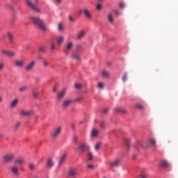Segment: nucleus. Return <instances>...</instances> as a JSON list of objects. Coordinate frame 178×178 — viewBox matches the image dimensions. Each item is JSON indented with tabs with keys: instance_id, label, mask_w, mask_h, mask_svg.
Here are the masks:
<instances>
[{
	"instance_id": "obj_48",
	"label": "nucleus",
	"mask_w": 178,
	"mask_h": 178,
	"mask_svg": "<svg viewBox=\"0 0 178 178\" xmlns=\"http://www.w3.org/2000/svg\"><path fill=\"white\" fill-rule=\"evenodd\" d=\"M5 69V63H0V72H2Z\"/></svg>"
},
{
	"instance_id": "obj_39",
	"label": "nucleus",
	"mask_w": 178,
	"mask_h": 178,
	"mask_svg": "<svg viewBox=\"0 0 178 178\" xmlns=\"http://www.w3.org/2000/svg\"><path fill=\"white\" fill-rule=\"evenodd\" d=\"M92 159H94V155L91 152H89L88 154V161H92Z\"/></svg>"
},
{
	"instance_id": "obj_15",
	"label": "nucleus",
	"mask_w": 178,
	"mask_h": 178,
	"mask_svg": "<svg viewBox=\"0 0 178 178\" xmlns=\"http://www.w3.org/2000/svg\"><path fill=\"white\" fill-rule=\"evenodd\" d=\"M98 134H99V130L96 128H92L90 133V137H92V138H95L98 137Z\"/></svg>"
},
{
	"instance_id": "obj_28",
	"label": "nucleus",
	"mask_w": 178,
	"mask_h": 178,
	"mask_svg": "<svg viewBox=\"0 0 178 178\" xmlns=\"http://www.w3.org/2000/svg\"><path fill=\"white\" fill-rule=\"evenodd\" d=\"M42 63L44 69H47V67H49V60L47 59H43Z\"/></svg>"
},
{
	"instance_id": "obj_4",
	"label": "nucleus",
	"mask_w": 178,
	"mask_h": 178,
	"mask_svg": "<svg viewBox=\"0 0 178 178\" xmlns=\"http://www.w3.org/2000/svg\"><path fill=\"white\" fill-rule=\"evenodd\" d=\"M62 130L63 128L60 125L54 129V131L51 134V138H53V140H56V138H58L59 136H60Z\"/></svg>"
},
{
	"instance_id": "obj_20",
	"label": "nucleus",
	"mask_w": 178,
	"mask_h": 178,
	"mask_svg": "<svg viewBox=\"0 0 178 178\" xmlns=\"http://www.w3.org/2000/svg\"><path fill=\"white\" fill-rule=\"evenodd\" d=\"M14 163H15L16 165H24L25 161L24 159H23L22 158H17L15 161H14Z\"/></svg>"
},
{
	"instance_id": "obj_51",
	"label": "nucleus",
	"mask_w": 178,
	"mask_h": 178,
	"mask_svg": "<svg viewBox=\"0 0 178 178\" xmlns=\"http://www.w3.org/2000/svg\"><path fill=\"white\" fill-rule=\"evenodd\" d=\"M96 9H97V10H101V9H102V5H101V4H97V5L96 6Z\"/></svg>"
},
{
	"instance_id": "obj_6",
	"label": "nucleus",
	"mask_w": 178,
	"mask_h": 178,
	"mask_svg": "<svg viewBox=\"0 0 178 178\" xmlns=\"http://www.w3.org/2000/svg\"><path fill=\"white\" fill-rule=\"evenodd\" d=\"M24 65H26V62L24 60L17 59L14 61V66L18 69H23L24 67Z\"/></svg>"
},
{
	"instance_id": "obj_56",
	"label": "nucleus",
	"mask_w": 178,
	"mask_h": 178,
	"mask_svg": "<svg viewBox=\"0 0 178 178\" xmlns=\"http://www.w3.org/2000/svg\"><path fill=\"white\" fill-rule=\"evenodd\" d=\"M68 19H69L70 22H74V18H73V17H72V15H69Z\"/></svg>"
},
{
	"instance_id": "obj_23",
	"label": "nucleus",
	"mask_w": 178,
	"mask_h": 178,
	"mask_svg": "<svg viewBox=\"0 0 178 178\" xmlns=\"http://www.w3.org/2000/svg\"><path fill=\"white\" fill-rule=\"evenodd\" d=\"M19 104V99H15L13 100L10 104V108H16Z\"/></svg>"
},
{
	"instance_id": "obj_57",
	"label": "nucleus",
	"mask_w": 178,
	"mask_h": 178,
	"mask_svg": "<svg viewBox=\"0 0 178 178\" xmlns=\"http://www.w3.org/2000/svg\"><path fill=\"white\" fill-rule=\"evenodd\" d=\"M100 127L102 129H105V123L104 122H100Z\"/></svg>"
},
{
	"instance_id": "obj_54",
	"label": "nucleus",
	"mask_w": 178,
	"mask_h": 178,
	"mask_svg": "<svg viewBox=\"0 0 178 178\" xmlns=\"http://www.w3.org/2000/svg\"><path fill=\"white\" fill-rule=\"evenodd\" d=\"M83 97H80L74 100V102H79V101H82Z\"/></svg>"
},
{
	"instance_id": "obj_44",
	"label": "nucleus",
	"mask_w": 178,
	"mask_h": 178,
	"mask_svg": "<svg viewBox=\"0 0 178 178\" xmlns=\"http://www.w3.org/2000/svg\"><path fill=\"white\" fill-rule=\"evenodd\" d=\"M141 147H142V148L146 149V148H148L149 147V145H148V143L145 142V143L141 144Z\"/></svg>"
},
{
	"instance_id": "obj_33",
	"label": "nucleus",
	"mask_w": 178,
	"mask_h": 178,
	"mask_svg": "<svg viewBox=\"0 0 178 178\" xmlns=\"http://www.w3.org/2000/svg\"><path fill=\"white\" fill-rule=\"evenodd\" d=\"M20 124H22L20 122H17L15 123L13 127L14 131H17V130H19V128L20 127Z\"/></svg>"
},
{
	"instance_id": "obj_47",
	"label": "nucleus",
	"mask_w": 178,
	"mask_h": 178,
	"mask_svg": "<svg viewBox=\"0 0 178 178\" xmlns=\"http://www.w3.org/2000/svg\"><path fill=\"white\" fill-rule=\"evenodd\" d=\"M136 107L138 108V109H140V111H143L144 109V106L140 104H137Z\"/></svg>"
},
{
	"instance_id": "obj_60",
	"label": "nucleus",
	"mask_w": 178,
	"mask_h": 178,
	"mask_svg": "<svg viewBox=\"0 0 178 178\" xmlns=\"http://www.w3.org/2000/svg\"><path fill=\"white\" fill-rule=\"evenodd\" d=\"M108 111H109V109H108V108H104L102 112L105 115V114L108 113Z\"/></svg>"
},
{
	"instance_id": "obj_34",
	"label": "nucleus",
	"mask_w": 178,
	"mask_h": 178,
	"mask_svg": "<svg viewBox=\"0 0 178 178\" xmlns=\"http://www.w3.org/2000/svg\"><path fill=\"white\" fill-rule=\"evenodd\" d=\"M73 42H69L67 44V47H66V51L67 52H69V51H70V49H72V48H73Z\"/></svg>"
},
{
	"instance_id": "obj_9",
	"label": "nucleus",
	"mask_w": 178,
	"mask_h": 178,
	"mask_svg": "<svg viewBox=\"0 0 178 178\" xmlns=\"http://www.w3.org/2000/svg\"><path fill=\"white\" fill-rule=\"evenodd\" d=\"M67 91V88H65L58 92L57 99H58V101H60L65 98Z\"/></svg>"
},
{
	"instance_id": "obj_13",
	"label": "nucleus",
	"mask_w": 178,
	"mask_h": 178,
	"mask_svg": "<svg viewBox=\"0 0 178 178\" xmlns=\"http://www.w3.org/2000/svg\"><path fill=\"white\" fill-rule=\"evenodd\" d=\"M160 168L162 169H166L170 166V164H169V162L166 160H162L159 164Z\"/></svg>"
},
{
	"instance_id": "obj_38",
	"label": "nucleus",
	"mask_w": 178,
	"mask_h": 178,
	"mask_svg": "<svg viewBox=\"0 0 178 178\" xmlns=\"http://www.w3.org/2000/svg\"><path fill=\"white\" fill-rule=\"evenodd\" d=\"M134 148H136V149H140V147H141V143L140 142H136L134 145Z\"/></svg>"
},
{
	"instance_id": "obj_16",
	"label": "nucleus",
	"mask_w": 178,
	"mask_h": 178,
	"mask_svg": "<svg viewBox=\"0 0 178 178\" xmlns=\"http://www.w3.org/2000/svg\"><path fill=\"white\" fill-rule=\"evenodd\" d=\"M110 168H118L120 165V160L115 159L110 163Z\"/></svg>"
},
{
	"instance_id": "obj_35",
	"label": "nucleus",
	"mask_w": 178,
	"mask_h": 178,
	"mask_svg": "<svg viewBox=\"0 0 178 178\" xmlns=\"http://www.w3.org/2000/svg\"><path fill=\"white\" fill-rule=\"evenodd\" d=\"M7 37H8L9 41L10 42H12V41H13V33H10V32H8Z\"/></svg>"
},
{
	"instance_id": "obj_63",
	"label": "nucleus",
	"mask_w": 178,
	"mask_h": 178,
	"mask_svg": "<svg viewBox=\"0 0 178 178\" xmlns=\"http://www.w3.org/2000/svg\"><path fill=\"white\" fill-rule=\"evenodd\" d=\"M113 12H114L115 15H119V10H114Z\"/></svg>"
},
{
	"instance_id": "obj_12",
	"label": "nucleus",
	"mask_w": 178,
	"mask_h": 178,
	"mask_svg": "<svg viewBox=\"0 0 178 178\" xmlns=\"http://www.w3.org/2000/svg\"><path fill=\"white\" fill-rule=\"evenodd\" d=\"M66 158H67V153H64L58 161V166H62L63 163H65V161H66Z\"/></svg>"
},
{
	"instance_id": "obj_1",
	"label": "nucleus",
	"mask_w": 178,
	"mask_h": 178,
	"mask_svg": "<svg viewBox=\"0 0 178 178\" xmlns=\"http://www.w3.org/2000/svg\"><path fill=\"white\" fill-rule=\"evenodd\" d=\"M29 19L32 22V23H34L35 26H37L40 29V30H41L42 31H47V26L44 23V21L40 17L35 16H31Z\"/></svg>"
},
{
	"instance_id": "obj_64",
	"label": "nucleus",
	"mask_w": 178,
	"mask_h": 178,
	"mask_svg": "<svg viewBox=\"0 0 178 178\" xmlns=\"http://www.w3.org/2000/svg\"><path fill=\"white\" fill-rule=\"evenodd\" d=\"M120 8H124V3H120Z\"/></svg>"
},
{
	"instance_id": "obj_21",
	"label": "nucleus",
	"mask_w": 178,
	"mask_h": 178,
	"mask_svg": "<svg viewBox=\"0 0 178 178\" xmlns=\"http://www.w3.org/2000/svg\"><path fill=\"white\" fill-rule=\"evenodd\" d=\"M20 115L22 116H30V115H33V111H25V110H22L20 111Z\"/></svg>"
},
{
	"instance_id": "obj_26",
	"label": "nucleus",
	"mask_w": 178,
	"mask_h": 178,
	"mask_svg": "<svg viewBox=\"0 0 178 178\" xmlns=\"http://www.w3.org/2000/svg\"><path fill=\"white\" fill-rule=\"evenodd\" d=\"M115 113H126L127 111L120 107H116L115 108Z\"/></svg>"
},
{
	"instance_id": "obj_10",
	"label": "nucleus",
	"mask_w": 178,
	"mask_h": 178,
	"mask_svg": "<svg viewBox=\"0 0 178 178\" xmlns=\"http://www.w3.org/2000/svg\"><path fill=\"white\" fill-rule=\"evenodd\" d=\"M77 175H78V172H77L76 168H70L68 170V172H67L68 177L76 178Z\"/></svg>"
},
{
	"instance_id": "obj_41",
	"label": "nucleus",
	"mask_w": 178,
	"mask_h": 178,
	"mask_svg": "<svg viewBox=\"0 0 178 178\" xmlns=\"http://www.w3.org/2000/svg\"><path fill=\"white\" fill-rule=\"evenodd\" d=\"M102 143L101 142H99L96 144V145L95 146V151H98L99 149V148L101 147Z\"/></svg>"
},
{
	"instance_id": "obj_2",
	"label": "nucleus",
	"mask_w": 178,
	"mask_h": 178,
	"mask_svg": "<svg viewBox=\"0 0 178 178\" xmlns=\"http://www.w3.org/2000/svg\"><path fill=\"white\" fill-rule=\"evenodd\" d=\"M25 2L27 6H29L30 9H32V10H34L36 12V13H42L41 9L37 6V5H38V2H40V0H35L34 3H31L30 0H25Z\"/></svg>"
},
{
	"instance_id": "obj_7",
	"label": "nucleus",
	"mask_w": 178,
	"mask_h": 178,
	"mask_svg": "<svg viewBox=\"0 0 178 178\" xmlns=\"http://www.w3.org/2000/svg\"><path fill=\"white\" fill-rule=\"evenodd\" d=\"M13 159H15V155L12 153L7 154L3 156V160L6 163H10Z\"/></svg>"
},
{
	"instance_id": "obj_5",
	"label": "nucleus",
	"mask_w": 178,
	"mask_h": 178,
	"mask_svg": "<svg viewBox=\"0 0 178 178\" xmlns=\"http://www.w3.org/2000/svg\"><path fill=\"white\" fill-rule=\"evenodd\" d=\"M37 65V61L35 60H31L26 66L25 70L26 72H31L34 70L35 66Z\"/></svg>"
},
{
	"instance_id": "obj_19",
	"label": "nucleus",
	"mask_w": 178,
	"mask_h": 178,
	"mask_svg": "<svg viewBox=\"0 0 178 178\" xmlns=\"http://www.w3.org/2000/svg\"><path fill=\"white\" fill-rule=\"evenodd\" d=\"M10 171L13 173V175H15V176H19V168L16 166H13L10 168Z\"/></svg>"
},
{
	"instance_id": "obj_36",
	"label": "nucleus",
	"mask_w": 178,
	"mask_h": 178,
	"mask_svg": "<svg viewBox=\"0 0 178 178\" xmlns=\"http://www.w3.org/2000/svg\"><path fill=\"white\" fill-rule=\"evenodd\" d=\"M149 143L152 144V147H156V140L154 138H150Z\"/></svg>"
},
{
	"instance_id": "obj_53",
	"label": "nucleus",
	"mask_w": 178,
	"mask_h": 178,
	"mask_svg": "<svg viewBox=\"0 0 178 178\" xmlns=\"http://www.w3.org/2000/svg\"><path fill=\"white\" fill-rule=\"evenodd\" d=\"M63 1V0H56V5H60V3H62Z\"/></svg>"
},
{
	"instance_id": "obj_17",
	"label": "nucleus",
	"mask_w": 178,
	"mask_h": 178,
	"mask_svg": "<svg viewBox=\"0 0 178 178\" xmlns=\"http://www.w3.org/2000/svg\"><path fill=\"white\" fill-rule=\"evenodd\" d=\"M71 58L76 62H80V60H81V58H80V54L77 52L72 53Z\"/></svg>"
},
{
	"instance_id": "obj_58",
	"label": "nucleus",
	"mask_w": 178,
	"mask_h": 178,
	"mask_svg": "<svg viewBox=\"0 0 178 178\" xmlns=\"http://www.w3.org/2000/svg\"><path fill=\"white\" fill-rule=\"evenodd\" d=\"M6 8L7 9H13V7H12V6L10 4H6Z\"/></svg>"
},
{
	"instance_id": "obj_55",
	"label": "nucleus",
	"mask_w": 178,
	"mask_h": 178,
	"mask_svg": "<svg viewBox=\"0 0 178 178\" xmlns=\"http://www.w3.org/2000/svg\"><path fill=\"white\" fill-rule=\"evenodd\" d=\"M122 80L123 81H126V80H127V74L125 73L122 77Z\"/></svg>"
},
{
	"instance_id": "obj_40",
	"label": "nucleus",
	"mask_w": 178,
	"mask_h": 178,
	"mask_svg": "<svg viewBox=\"0 0 178 178\" xmlns=\"http://www.w3.org/2000/svg\"><path fill=\"white\" fill-rule=\"evenodd\" d=\"M77 15L79 16H81V15H84V6L78 11Z\"/></svg>"
},
{
	"instance_id": "obj_31",
	"label": "nucleus",
	"mask_w": 178,
	"mask_h": 178,
	"mask_svg": "<svg viewBox=\"0 0 178 178\" xmlns=\"http://www.w3.org/2000/svg\"><path fill=\"white\" fill-rule=\"evenodd\" d=\"M86 35V31H81L79 33V35H78V36H77V38H78V40H81L82 38H84V36Z\"/></svg>"
},
{
	"instance_id": "obj_3",
	"label": "nucleus",
	"mask_w": 178,
	"mask_h": 178,
	"mask_svg": "<svg viewBox=\"0 0 178 178\" xmlns=\"http://www.w3.org/2000/svg\"><path fill=\"white\" fill-rule=\"evenodd\" d=\"M90 145H88V144L82 143L79 146L78 152L79 155H81V154H84L86 151H90Z\"/></svg>"
},
{
	"instance_id": "obj_52",
	"label": "nucleus",
	"mask_w": 178,
	"mask_h": 178,
	"mask_svg": "<svg viewBox=\"0 0 178 178\" xmlns=\"http://www.w3.org/2000/svg\"><path fill=\"white\" fill-rule=\"evenodd\" d=\"M87 168H88V169H94L95 167L92 164H88Z\"/></svg>"
},
{
	"instance_id": "obj_25",
	"label": "nucleus",
	"mask_w": 178,
	"mask_h": 178,
	"mask_svg": "<svg viewBox=\"0 0 178 178\" xmlns=\"http://www.w3.org/2000/svg\"><path fill=\"white\" fill-rule=\"evenodd\" d=\"M131 143V140L130 138H127L125 140V145H126V148H127V152H129V151L130 149Z\"/></svg>"
},
{
	"instance_id": "obj_24",
	"label": "nucleus",
	"mask_w": 178,
	"mask_h": 178,
	"mask_svg": "<svg viewBox=\"0 0 178 178\" xmlns=\"http://www.w3.org/2000/svg\"><path fill=\"white\" fill-rule=\"evenodd\" d=\"M65 41V37L63 35H60L57 38V44L58 45L60 46L62 44H63V42Z\"/></svg>"
},
{
	"instance_id": "obj_45",
	"label": "nucleus",
	"mask_w": 178,
	"mask_h": 178,
	"mask_svg": "<svg viewBox=\"0 0 178 178\" xmlns=\"http://www.w3.org/2000/svg\"><path fill=\"white\" fill-rule=\"evenodd\" d=\"M16 20H17V17H16V15H13L11 19L12 24H15Z\"/></svg>"
},
{
	"instance_id": "obj_49",
	"label": "nucleus",
	"mask_w": 178,
	"mask_h": 178,
	"mask_svg": "<svg viewBox=\"0 0 178 178\" xmlns=\"http://www.w3.org/2000/svg\"><path fill=\"white\" fill-rule=\"evenodd\" d=\"M73 141H74V144H77V143L79 141V138L76 136H74Z\"/></svg>"
},
{
	"instance_id": "obj_61",
	"label": "nucleus",
	"mask_w": 178,
	"mask_h": 178,
	"mask_svg": "<svg viewBox=\"0 0 178 178\" xmlns=\"http://www.w3.org/2000/svg\"><path fill=\"white\" fill-rule=\"evenodd\" d=\"M71 129H72L73 131L76 130V125L74 124H71Z\"/></svg>"
},
{
	"instance_id": "obj_27",
	"label": "nucleus",
	"mask_w": 178,
	"mask_h": 178,
	"mask_svg": "<svg viewBox=\"0 0 178 178\" xmlns=\"http://www.w3.org/2000/svg\"><path fill=\"white\" fill-rule=\"evenodd\" d=\"M102 74L103 77H105V79H109V77H111V74L109 73V72L106 71V70H104L102 72Z\"/></svg>"
},
{
	"instance_id": "obj_50",
	"label": "nucleus",
	"mask_w": 178,
	"mask_h": 178,
	"mask_svg": "<svg viewBox=\"0 0 178 178\" xmlns=\"http://www.w3.org/2000/svg\"><path fill=\"white\" fill-rule=\"evenodd\" d=\"M58 30L59 31H63V24H58Z\"/></svg>"
},
{
	"instance_id": "obj_46",
	"label": "nucleus",
	"mask_w": 178,
	"mask_h": 178,
	"mask_svg": "<svg viewBox=\"0 0 178 178\" xmlns=\"http://www.w3.org/2000/svg\"><path fill=\"white\" fill-rule=\"evenodd\" d=\"M51 51H55V42L54 41H51Z\"/></svg>"
},
{
	"instance_id": "obj_11",
	"label": "nucleus",
	"mask_w": 178,
	"mask_h": 178,
	"mask_svg": "<svg viewBox=\"0 0 178 178\" xmlns=\"http://www.w3.org/2000/svg\"><path fill=\"white\" fill-rule=\"evenodd\" d=\"M73 102H74V100L73 99H65L63 102V108H69V106H70V105H72V104H73Z\"/></svg>"
},
{
	"instance_id": "obj_42",
	"label": "nucleus",
	"mask_w": 178,
	"mask_h": 178,
	"mask_svg": "<svg viewBox=\"0 0 178 178\" xmlns=\"http://www.w3.org/2000/svg\"><path fill=\"white\" fill-rule=\"evenodd\" d=\"M74 87L77 90H80V89L83 88V85H81V83H75Z\"/></svg>"
},
{
	"instance_id": "obj_30",
	"label": "nucleus",
	"mask_w": 178,
	"mask_h": 178,
	"mask_svg": "<svg viewBox=\"0 0 178 178\" xmlns=\"http://www.w3.org/2000/svg\"><path fill=\"white\" fill-rule=\"evenodd\" d=\"M38 51L40 54H45V51H47V47L44 45H41L39 47Z\"/></svg>"
},
{
	"instance_id": "obj_43",
	"label": "nucleus",
	"mask_w": 178,
	"mask_h": 178,
	"mask_svg": "<svg viewBox=\"0 0 178 178\" xmlns=\"http://www.w3.org/2000/svg\"><path fill=\"white\" fill-rule=\"evenodd\" d=\"M99 88H101L102 90H104L105 88V84L104 83L100 82L98 83Z\"/></svg>"
},
{
	"instance_id": "obj_22",
	"label": "nucleus",
	"mask_w": 178,
	"mask_h": 178,
	"mask_svg": "<svg viewBox=\"0 0 178 178\" xmlns=\"http://www.w3.org/2000/svg\"><path fill=\"white\" fill-rule=\"evenodd\" d=\"M1 54H4V55H7V56H16V53L6 51V50H1Z\"/></svg>"
},
{
	"instance_id": "obj_8",
	"label": "nucleus",
	"mask_w": 178,
	"mask_h": 178,
	"mask_svg": "<svg viewBox=\"0 0 178 178\" xmlns=\"http://www.w3.org/2000/svg\"><path fill=\"white\" fill-rule=\"evenodd\" d=\"M83 15L86 19H88V20L92 19V14L91 13V10H90V8L88 6H84Z\"/></svg>"
},
{
	"instance_id": "obj_18",
	"label": "nucleus",
	"mask_w": 178,
	"mask_h": 178,
	"mask_svg": "<svg viewBox=\"0 0 178 178\" xmlns=\"http://www.w3.org/2000/svg\"><path fill=\"white\" fill-rule=\"evenodd\" d=\"M32 95L33 98H35V99H37V98H38L40 95V90H38V88H35L32 90Z\"/></svg>"
},
{
	"instance_id": "obj_62",
	"label": "nucleus",
	"mask_w": 178,
	"mask_h": 178,
	"mask_svg": "<svg viewBox=\"0 0 178 178\" xmlns=\"http://www.w3.org/2000/svg\"><path fill=\"white\" fill-rule=\"evenodd\" d=\"M147 177H148V175H145V174H142V175H140V178H147Z\"/></svg>"
},
{
	"instance_id": "obj_14",
	"label": "nucleus",
	"mask_w": 178,
	"mask_h": 178,
	"mask_svg": "<svg viewBox=\"0 0 178 178\" xmlns=\"http://www.w3.org/2000/svg\"><path fill=\"white\" fill-rule=\"evenodd\" d=\"M54 159L52 157H49V159H47V163H46V166L47 168H49V169H51V168H54Z\"/></svg>"
},
{
	"instance_id": "obj_32",
	"label": "nucleus",
	"mask_w": 178,
	"mask_h": 178,
	"mask_svg": "<svg viewBox=\"0 0 178 178\" xmlns=\"http://www.w3.org/2000/svg\"><path fill=\"white\" fill-rule=\"evenodd\" d=\"M29 169L30 170H31V172H33V170H35L37 165H35V163H30L29 165Z\"/></svg>"
},
{
	"instance_id": "obj_37",
	"label": "nucleus",
	"mask_w": 178,
	"mask_h": 178,
	"mask_svg": "<svg viewBox=\"0 0 178 178\" xmlns=\"http://www.w3.org/2000/svg\"><path fill=\"white\" fill-rule=\"evenodd\" d=\"M26 90H27L26 86H22L19 88V92H24V91H26Z\"/></svg>"
},
{
	"instance_id": "obj_29",
	"label": "nucleus",
	"mask_w": 178,
	"mask_h": 178,
	"mask_svg": "<svg viewBox=\"0 0 178 178\" xmlns=\"http://www.w3.org/2000/svg\"><path fill=\"white\" fill-rule=\"evenodd\" d=\"M108 22L110 23H111V24H113V22H114L115 19L113 18V15L112 14V13H108Z\"/></svg>"
},
{
	"instance_id": "obj_59",
	"label": "nucleus",
	"mask_w": 178,
	"mask_h": 178,
	"mask_svg": "<svg viewBox=\"0 0 178 178\" xmlns=\"http://www.w3.org/2000/svg\"><path fill=\"white\" fill-rule=\"evenodd\" d=\"M56 90H58V86H57V85H55V86L53 87V92H56Z\"/></svg>"
}]
</instances>
